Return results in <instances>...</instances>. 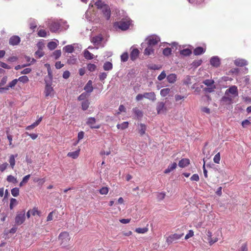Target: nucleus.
Masks as SVG:
<instances>
[{"mask_svg": "<svg viewBox=\"0 0 251 251\" xmlns=\"http://www.w3.org/2000/svg\"><path fill=\"white\" fill-rule=\"evenodd\" d=\"M116 17L118 19H121L119 22L113 24V28L115 30L126 31L132 25V21L126 15V13L123 10H119L115 8L111 7V15Z\"/></svg>", "mask_w": 251, "mask_h": 251, "instance_id": "f257e3e1", "label": "nucleus"}, {"mask_svg": "<svg viewBox=\"0 0 251 251\" xmlns=\"http://www.w3.org/2000/svg\"><path fill=\"white\" fill-rule=\"evenodd\" d=\"M93 4L101 11L103 15L107 20L110 19V7L108 3L102 0H92L89 4V7H93Z\"/></svg>", "mask_w": 251, "mask_h": 251, "instance_id": "f03ea898", "label": "nucleus"}, {"mask_svg": "<svg viewBox=\"0 0 251 251\" xmlns=\"http://www.w3.org/2000/svg\"><path fill=\"white\" fill-rule=\"evenodd\" d=\"M63 24H66L65 22H63L62 20H53L51 21V23L50 24V30L52 32H56L57 31L60 27L61 26H62L63 28L66 29L68 28V25H67L65 27L62 25Z\"/></svg>", "mask_w": 251, "mask_h": 251, "instance_id": "7ed1b4c3", "label": "nucleus"}, {"mask_svg": "<svg viewBox=\"0 0 251 251\" xmlns=\"http://www.w3.org/2000/svg\"><path fill=\"white\" fill-rule=\"evenodd\" d=\"M58 240L61 245L63 247H65L68 246L69 244V242L70 240V237L67 232L64 231L61 232L59 234L58 236Z\"/></svg>", "mask_w": 251, "mask_h": 251, "instance_id": "20e7f679", "label": "nucleus"}, {"mask_svg": "<svg viewBox=\"0 0 251 251\" xmlns=\"http://www.w3.org/2000/svg\"><path fill=\"white\" fill-rule=\"evenodd\" d=\"M146 41L147 45L155 47V46L160 42V37L157 35H153L148 37Z\"/></svg>", "mask_w": 251, "mask_h": 251, "instance_id": "39448f33", "label": "nucleus"}, {"mask_svg": "<svg viewBox=\"0 0 251 251\" xmlns=\"http://www.w3.org/2000/svg\"><path fill=\"white\" fill-rule=\"evenodd\" d=\"M231 94L233 97H237L238 96V91L237 87L235 85L230 86L225 92V95L226 96Z\"/></svg>", "mask_w": 251, "mask_h": 251, "instance_id": "423d86ee", "label": "nucleus"}, {"mask_svg": "<svg viewBox=\"0 0 251 251\" xmlns=\"http://www.w3.org/2000/svg\"><path fill=\"white\" fill-rule=\"evenodd\" d=\"M25 221V211L18 213L15 218V223L18 225H22Z\"/></svg>", "mask_w": 251, "mask_h": 251, "instance_id": "0eeeda50", "label": "nucleus"}, {"mask_svg": "<svg viewBox=\"0 0 251 251\" xmlns=\"http://www.w3.org/2000/svg\"><path fill=\"white\" fill-rule=\"evenodd\" d=\"M183 235V233L180 234H177V233H175L174 234H172L167 237V238L166 239V242H167V243L168 244H170L172 243L173 242L179 239L181 237H182Z\"/></svg>", "mask_w": 251, "mask_h": 251, "instance_id": "6e6552de", "label": "nucleus"}, {"mask_svg": "<svg viewBox=\"0 0 251 251\" xmlns=\"http://www.w3.org/2000/svg\"><path fill=\"white\" fill-rule=\"evenodd\" d=\"M45 94L46 97L50 96L51 97L54 96V89L50 84L46 83L45 88Z\"/></svg>", "mask_w": 251, "mask_h": 251, "instance_id": "1a4fd4ad", "label": "nucleus"}, {"mask_svg": "<svg viewBox=\"0 0 251 251\" xmlns=\"http://www.w3.org/2000/svg\"><path fill=\"white\" fill-rule=\"evenodd\" d=\"M210 63L212 66L217 68L220 65V59L217 56H213L210 59Z\"/></svg>", "mask_w": 251, "mask_h": 251, "instance_id": "9d476101", "label": "nucleus"}, {"mask_svg": "<svg viewBox=\"0 0 251 251\" xmlns=\"http://www.w3.org/2000/svg\"><path fill=\"white\" fill-rule=\"evenodd\" d=\"M166 108L165 103L163 102H158L156 105V111L158 114H161L166 111Z\"/></svg>", "mask_w": 251, "mask_h": 251, "instance_id": "9b49d317", "label": "nucleus"}, {"mask_svg": "<svg viewBox=\"0 0 251 251\" xmlns=\"http://www.w3.org/2000/svg\"><path fill=\"white\" fill-rule=\"evenodd\" d=\"M21 42V38L17 35L11 36L9 40V44L12 46H16L18 45Z\"/></svg>", "mask_w": 251, "mask_h": 251, "instance_id": "f8f14e48", "label": "nucleus"}, {"mask_svg": "<svg viewBox=\"0 0 251 251\" xmlns=\"http://www.w3.org/2000/svg\"><path fill=\"white\" fill-rule=\"evenodd\" d=\"M96 119L93 117H90L88 119L87 124L90 126L91 128L98 129L100 127V125H96Z\"/></svg>", "mask_w": 251, "mask_h": 251, "instance_id": "ddd939ff", "label": "nucleus"}, {"mask_svg": "<svg viewBox=\"0 0 251 251\" xmlns=\"http://www.w3.org/2000/svg\"><path fill=\"white\" fill-rule=\"evenodd\" d=\"M147 126L146 125L140 123L137 125V130L140 136H143L146 133Z\"/></svg>", "mask_w": 251, "mask_h": 251, "instance_id": "4468645a", "label": "nucleus"}, {"mask_svg": "<svg viewBox=\"0 0 251 251\" xmlns=\"http://www.w3.org/2000/svg\"><path fill=\"white\" fill-rule=\"evenodd\" d=\"M144 98L149 100L152 101H154L156 100V95L153 92H147L144 93Z\"/></svg>", "mask_w": 251, "mask_h": 251, "instance_id": "2eb2a0df", "label": "nucleus"}, {"mask_svg": "<svg viewBox=\"0 0 251 251\" xmlns=\"http://www.w3.org/2000/svg\"><path fill=\"white\" fill-rule=\"evenodd\" d=\"M155 50V47L148 45L147 47L145 49L144 53L146 55H153Z\"/></svg>", "mask_w": 251, "mask_h": 251, "instance_id": "dca6fc26", "label": "nucleus"}, {"mask_svg": "<svg viewBox=\"0 0 251 251\" xmlns=\"http://www.w3.org/2000/svg\"><path fill=\"white\" fill-rule=\"evenodd\" d=\"M248 61L243 59L238 58L234 60V64L239 67H243L247 65Z\"/></svg>", "mask_w": 251, "mask_h": 251, "instance_id": "f3484780", "label": "nucleus"}, {"mask_svg": "<svg viewBox=\"0 0 251 251\" xmlns=\"http://www.w3.org/2000/svg\"><path fill=\"white\" fill-rule=\"evenodd\" d=\"M92 81L89 80L86 85L85 86L84 89L85 91V93L88 94L92 92L93 90V87L92 85Z\"/></svg>", "mask_w": 251, "mask_h": 251, "instance_id": "a211bd4d", "label": "nucleus"}, {"mask_svg": "<svg viewBox=\"0 0 251 251\" xmlns=\"http://www.w3.org/2000/svg\"><path fill=\"white\" fill-rule=\"evenodd\" d=\"M139 54V50L137 49H133L131 50L130 54V57L131 60L133 61L135 60L138 57Z\"/></svg>", "mask_w": 251, "mask_h": 251, "instance_id": "6ab92c4d", "label": "nucleus"}, {"mask_svg": "<svg viewBox=\"0 0 251 251\" xmlns=\"http://www.w3.org/2000/svg\"><path fill=\"white\" fill-rule=\"evenodd\" d=\"M190 164V160L188 158H182L178 162V166L180 168H185Z\"/></svg>", "mask_w": 251, "mask_h": 251, "instance_id": "aec40b11", "label": "nucleus"}, {"mask_svg": "<svg viewBox=\"0 0 251 251\" xmlns=\"http://www.w3.org/2000/svg\"><path fill=\"white\" fill-rule=\"evenodd\" d=\"M102 39L101 35H99L98 36L94 37L92 39V42L95 46H98L100 44Z\"/></svg>", "mask_w": 251, "mask_h": 251, "instance_id": "412c9836", "label": "nucleus"}, {"mask_svg": "<svg viewBox=\"0 0 251 251\" xmlns=\"http://www.w3.org/2000/svg\"><path fill=\"white\" fill-rule=\"evenodd\" d=\"M18 156V154H11L9 156V162L10 163V166L11 167L12 169H13L14 168V166L15 165V158Z\"/></svg>", "mask_w": 251, "mask_h": 251, "instance_id": "4be33fe9", "label": "nucleus"}, {"mask_svg": "<svg viewBox=\"0 0 251 251\" xmlns=\"http://www.w3.org/2000/svg\"><path fill=\"white\" fill-rule=\"evenodd\" d=\"M80 152V149H78L77 150L73 151V152H69L67 154V156L71 157L73 159H76L77 158L79 155Z\"/></svg>", "mask_w": 251, "mask_h": 251, "instance_id": "5701e85b", "label": "nucleus"}, {"mask_svg": "<svg viewBox=\"0 0 251 251\" xmlns=\"http://www.w3.org/2000/svg\"><path fill=\"white\" fill-rule=\"evenodd\" d=\"M176 75L175 74H171L167 76V79L170 83H174L176 80Z\"/></svg>", "mask_w": 251, "mask_h": 251, "instance_id": "b1692460", "label": "nucleus"}, {"mask_svg": "<svg viewBox=\"0 0 251 251\" xmlns=\"http://www.w3.org/2000/svg\"><path fill=\"white\" fill-rule=\"evenodd\" d=\"M42 120V117H40L38 120H37L35 122L33 123L32 125L27 126L25 129L26 130H31L32 129H33L35 127L37 126L41 122Z\"/></svg>", "mask_w": 251, "mask_h": 251, "instance_id": "393cba45", "label": "nucleus"}, {"mask_svg": "<svg viewBox=\"0 0 251 251\" xmlns=\"http://www.w3.org/2000/svg\"><path fill=\"white\" fill-rule=\"evenodd\" d=\"M59 43V41L57 40H56L55 41H51L48 44V48L50 50H53L55 49L56 47Z\"/></svg>", "mask_w": 251, "mask_h": 251, "instance_id": "a878e982", "label": "nucleus"}, {"mask_svg": "<svg viewBox=\"0 0 251 251\" xmlns=\"http://www.w3.org/2000/svg\"><path fill=\"white\" fill-rule=\"evenodd\" d=\"M177 166V164L176 163L174 162L170 165L168 166V168L165 170L164 173L168 174L173 171L174 169L176 168Z\"/></svg>", "mask_w": 251, "mask_h": 251, "instance_id": "bb28decb", "label": "nucleus"}, {"mask_svg": "<svg viewBox=\"0 0 251 251\" xmlns=\"http://www.w3.org/2000/svg\"><path fill=\"white\" fill-rule=\"evenodd\" d=\"M205 51L202 47H199L194 50V54L196 55H199L203 53Z\"/></svg>", "mask_w": 251, "mask_h": 251, "instance_id": "cd10ccee", "label": "nucleus"}, {"mask_svg": "<svg viewBox=\"0 0 251 251\" xmlns=\"http://www.w3.org/2000/svg\"><path fill=\"white\" fill-rule=\"evenodd\" d=\"M63 50L68 53H72L74 51V47L72 45H67L63 47Z\"/></svg>", "mask_w": 251, "mask_h": 251, "instance_id": "c85d7f7f", "label": "nucleus"}, {"mask_svg": "<svg viewBox=\"0 0 251 251\" xmlns=\"http://www.w3.org/2000/svg\"><path fill=\"white\" fill-rule=\"evenodd\" d=\"M84 57L87 60H90L94 58V55L89 52L87 50H85L84 51Z\"/></svg>", "mask_w": 251, "mask_h": 251, "instance_id": "c756f323", "label": "nucleus"}, {"mask_svg": "<svg viewBox=\"0 0 251 251\" xmlns=\"http://www.w3.org/2000/svg\"><path fill=\"white\" fill-rule=\"evenodd\" d=\"M128 126V122H124L121 124H118L117 125V127L118 129H120L122 130L125 129L127 128Z\"/></svg>", "mask_w": 251, "mask_h": 251, "instance_id": "7c9ffc66", "label": "nucleus"}, {"mask_svg": "<svg viewBox=\"0 0 251 251\" xmlns=\"http://www.w3.org/2000/svg\"><path fill=\"white\" fill-rule=\"evenodd\" d=\"M133 112L134 113V114L138 117V118H141L143 116V113L142 112L138 109L137 108L135 107L133 108L132 109Z\"/></svg>", "mask_w": 251, "mask_h": 251, "instance_id": "2f4dec72", "label": "nucleus"}, {"mask_svg": "<svg viewBox=\"0 0 251 251\" xmlns=\"http://www.w3.org/2000/svg\"><path fill=\"white\" fill-rule=\"evenodd\" d=\"M170 92V89L169 88H164L161 90L160 91V95L162 97H166L167 96Z\"/></svg>", "mask_w": 251, "mask_h": 251, "instance_id": "473e14b6", "label": "nucleus"}, {"mask_svg": "<svg viewBox=\"0 0 251 251\" xmlns=\"http://www.w3.org/2000/svg\"><path fill=\"white\" fill-rule=\"evenodd\" d=\"M180 53L182 55L189 56L191 54L192 52L190 49H185L181 50Z\"/></svg>", "mask_w": 251, "mask_h": 251, "instance_id": "72a5a7b5", "label": "nucleus"}, {"mask_svg": "<svg viewBox=\"0 0 251 251\" xmlns=\"http://www.w3.org/2000/svg\"><path fill=\"white\" fill-rule=\"evenodd\" d=\"M30 177V175H27L25 176H24L23 177L22 181L20 183L19 186L20 187H22L24 184H25L26 183H27V181H28Z\"/></svg>", "mask_w": 251, "mask_h": 251, "instance_id": "f704fd0d", "label": "nucleus"}, {"mask_svg": "<svg viewBox=\"0 0 251 251\" xmlns=\"http://www.w3.org/2000/svg\"><path fill=\"white\" fill-rule=\"evenodd\" d=\"M124 203V199L123 198L120 197L118 199L117 201L115 202L114 201H111V206H112L113 205L115 206L116 204H122Z\"/></svg>", "mask_w": 251, "mask_h": 251, "instance_id": "c9c22d12", "label": "nucleus"}, {"mask_svg": "<svg viewBox=\"0 0 251 251\" xmlns=\"http://www.w3.org/2000/svg\"><path fill=\"white\" fill-rule=\"evenodd\" d=\"M6 179L7 181L9 182H12L13 183H16L17 182V178L12 175L8 176Z\"/></svg>", "mask_w": 251, "mask_h": 251, "instance_id": "e433bc0d", "label": "nucleus"}, {"mask_svg": "<svg viewBox=\"0 0 251 251\" xmlns=\"http://www.w3.org/2000/svg\"><path fill=\"white\" fill-rule=\"evenodd\" d=\"M18 202L16 199L14 198H11L10 201L9 207L10 209H12L14 206L17 204Z\"/></svg>", "mask_w": 251, "mask_h": 251, "instance_id": "4c0bfd02", "label": "nucleus"}, {"mask_svg": "<svg viewBox=\"0 0 251 251\" xmlns=\"http://www.w3.org/2000/svg\"><path fill=\"white\" fill-rule=\"evenodd\" d=\"M148 230V228L147 227H143V228H137L135 229V231L138 233H145Z\"/></svg>", "mask_w": 251, "mask_h": 251, "instance_id": "58836bf2", "label": "nucleus"}, {"mask_svg": "<svg viewBox=\"0 0 251 251\" xmlns=\"http://www.w3.org/2000/svg\"><path fill=\"white\" fill-rule=\"evenodd\" d=\"M87 68L90 72H94L96 70L97 66L94 64L89 63L87 64Z\"/></svg>", "mask_w": 251, "mask_h": 251, "instance_id": "ea45409f", "label": "nucleus"}, {"mask_svg": "<svg viewBox=\"0 0 251 251\" xmlns=\"http://www.w3.org/2000/svg\"><path fill=\"white\" fill-rule=\"evenodd\" d=\"M77 61L76 58L74 56H71L68 59V63L70 64H75Z\"/></svg>", "mask_w": 251, "mask_h": 251, "instance_id": "a19ab883", "label": "nucleus"}, {"mask_svg": "<svg viewBox=\"0 0 251 251\" xmlns=\"http://www.w3.org/2000/svg\"><path fill=\"white\" fill-rule=\"evenodd\" d=\"M17 79L18 81L22 82L24 83H25L29 81V79H28V77L26 75H23V76H20Z\"/></svg>", "mask_w": 251, "mask_h": 251, "instance_id": "79ce46f5", "label": "nucleus"}, {"mask_svg": "<svg viewBox=\"0 0 251 251\" xmlns=\"http://www.w3.org/2000/svg\"><path fill=\"white\" fill-rule=\"evenodd\" d=\"M61 50H55L53 52L52 56L55 59H57L61 56Z\"/></svg>", "mask_w": 251, "mask_h": 251, "instance_id": "37998d69", "label": "nucleus"}, {"mask_svg": "<svg viewBox=\"0 0 251 251\" xmlns=\"http://www.w3.org/2000/svg\"><path fill=\"white\" fill-rule=\"evenodd\" d=\"M11 194L13 197H17L19 195V189L15 187L11 190Z\"/></svg>", "mask_w": 251, "mask_h": 251, "instance_id": "c03bdc74", "label": "nucleus"}, {"mask_svg": "<svg viewBox=\"0 0 251 251\" xmlns=\"http://www.w3.org/2000/svg\"><path fill=\"white\" fill-rule=\"evenodd\" d=\"M128 58V54L127 52L123 53L121 55V59L122 62H126Z\"/></svg>", "mask_w": 251, "mask_h": 251, "instance_id": "a18cd8bd", "label": "nucleus"}, {"mask_svg": "<svg viewBox=\"0 0 251 251\" xmlns=\"http://www.w3.org/2000/svg\"><path fill=\"white\" fill-rule=\"evenodd\" d=\"M172 53V49L170 48H166L163 50V54L166 56H168Z\"/></svg>", "mask_w": 251, "mask_h": 251, "instance_id": "49530a36", "label": "nucleus"}, {"mask_svg": "<svg viewBox=\"0 0 251 251\" xmlns=\"http://www.w3.org/2000/svg\"><path fill=\"white\" fill-rule=\"evenodd\" d=\"M214 82L211 79H205L203 81V83L208 87L212 86Z\"/></svg>", "mask_w": 251, "mask_h": 251, "instance_id": "de8ad7c7", "label": "nucleus"}, {"mask_svg": "<svg viewBox=\"0 0 251 251\" xmlns=\"http://www.w3.org/2000/svg\"><path fill=\"white\" fill-rule=\"evenodd\" d=\"M220 152H218L214 156L213 161L215 163L219 164L220 161Z\"/></svg>", "mask_w": 251, "mask_h": 251, "instance_id": "09e8293b", "label": "nucleus"}, {"mask_svg": "<svg viewBox=\"0 0 251 251\" xmlns=\"http://www.w3.org/2000/svg\"><path fill=\"white\" fill-rule=\"evenodd\" d=\"M166 77V74L164 71H162L161 74L158 76L157 79L159 81H161Z\"/></svg>", "mask_w": 251, "mask_h": 251, "instance_id": "8fccbe9b", "label": "nucleus"}, {"mask_svg": "<svg viewBox=\"0 0 251 251\" xmlns=\"http://www.w3.org/2000/svg\"><path fill=\"white\" fill-rule=\"evenodd\" d=\"M8 166V164L6 162L3 163L0 165V172H3L4 171Z\"/></svg>", "mask_w": 251, "mask_h": 251, "instance_id": "3c124183", "label": "nucleus"}, {"mask_svg": "<svg viewBox=\"0 0 251 251\" xmlns=\"http://www.w3.org/2000/svg\"><path fill=\"white\" fill-rule=\"evenodd\" d=\"M45 65L47 67L48 75L50 77V79L51 80L52 79V75L51 69L50 68V66L49 64H46Z\"/></svg>", "mask_w": 251, "mask_h": 251, "instance_id": "603ef678", "label": "nucleus"}, {"mask_svg": "<svg viewBox=\"0 0 251 251\" xmlns=\"http://www.w3.org/2000/svg\"><path fill=\"white\" fill-rule=\"evenodd\" d=\"M108 188L107 187H103L100 190V193L101 195H105L108 192Z\"/></svg>", "mask_w": 251, "mask_h": 251, "instance_id": "864d4df0", "label": "nucleus"}, {"mask_svg": "<svg viewBox=\"0 0 251 251\" xmlns=\"http://www.w3.org/2000/svg\"><path fill=\"white\" fill-rule=\"evenodd\" d=\"M18 79H14V80H13L12 81H11L8 85L7 86V87H8V89L9 88H13L14 87L16 84H17V82H18Z\"/></svg>", "mask_w": 251, "mask_h": 251, "instance_id": "5fc2aeb1", "label": "nucleus"}, {"mask_svg": "<svg viewBox=\"0 0 251 251\" xmlns=\"http://www.w3.org/2000/svg\"><path fill=\"white\" fill-rule=\"evenodd\" d=\"M89 102L88 100H85L82 103V108L83 110H86L89 107Z\"/></svg>", "mask_w": 251, "mask_h": 251, "instance_id": "6e6d98bb", "label": "nucleus"}, {"mask_svg": "<svg viewBox=\"0 0 251 251\" xmlns=\"http://www.w3.org/2000/svg\"><path fill=\"white\" fill-rule=\"evenodd\" d=\"M165 193L164 192H161L157 194V198L158 201H161L163 200L165 197Z\"/></svg>", "mask_w": 251, "mask_h": 251, "instance_id": "4d7b16f0", "label": "nucleus"}, {"mask_svg": "<svg viewBox=\"0 0 251 251\" xmlns=\"http://www.w3.org/2000/svg\"><path fill=\"white\" fill-rule=\"evenodd\" d=\"M107 74L106 73H101L99 75V78L100 81H102L104 80L107 77Z\"/></svg>", "mask_w": 251, "mask_h": 251, "instance_id": "13d9d810", "label": "nucleus"}, {"mask_svg": "<svg viewBox=\"0 0 251 251\" xmlns=\"http://www.w3.org/2000/svg\"><path fill=\"white\" fill-rule=\"evenodd\" d=\"M194 236V231L192 230H189L188 233L185 235V239L187 240Z\"/></svg>", "mask_w": 251, "mask_h": 251, "instance_id": "bf43d9fd", "label": "nucleus"}, {"mask_svg": "<svg viewBox=\"0 0 251 251\" xmlns=\"http://www.w3.org/2000/svg\"><path fill=\"white\" fill-rule=\"evenodd\" d=\"M111 207L112 209H114V211H112V213H117L118 212L121 211V208L118 206V204H116L115 206H114L113 205Z\"/></svg>", "mask_w": 251, "mask_h": 251, "instance_id": "052dcab7", "label": "nucleus"}, {"mask_svg": "<svg viewBox=\"0 0 251 251\" xmlns=\"http://www.w3.org/2000/svg\"><path fill=\"white\" fill-rule=\"evenodd\" d=\"M190 179L192 181H198L200 179L199 176L198 174H195L192 175V176L190 178Z\"/></svg>", "mask_w": 251, "mask_h": 251, "instance_id": "680f3d73", "label": "nucleus"}, {"mask_svg": "<svg viewBox=\"0 0 251 251\" xmlns=\"http://www.w3.org/2000/svg\"><path fill=\"white\" fill-rule=\"evenodd\" d=\"M38 35L40 37H46L47 35V33L45 30H40L38 32Z\"/></svg>", "mask_w": 251, "mask_h": 251, "instance_id": "e2e57ef3", "label": "nucleus"}, {"mask_svg": "<svg viewBox=\"0 0 251 251\" xmlns=\"http://www.w3.org/2000/svg\"><path fill=\"white\" fill-rule=\"evenodd\" d=\"M88 95L86 93H82L78 98V100H84L87 97H88Z\"/></svg>", "mask_w": 251, "mask_h": 251, "instance_id": "0e129e2a", "label": "nucleus"}, {"mask_svg": "<svg viewBox=\"0 0 251 251\" xmlns=\"http://www.w3.org/2000/svg\"><path fill=\"white\" fill-rule=\"evenodd\" d=\"M183 83L186 85H188L191 83V77L190 76H187L185 79L183 81Z\"/></svg>", "mask_w": 251, "mask_h": 251, "instance_id": "69168bd1", "label": "nucleus"}, {"mask_svg": "<svg viewBox=\"0 0 251 251\" xmlns=\"http://www.w3.org/2000/svg\"><path fill=\"white\" fill-rule=\"evenodd\" d=\"M31 71V69L30 68H25V69H24L21 72V74H24V75H25V74H29V73H30V72Z\"/></svg>", "mask_w": 251, "mask_h": 251, "instance_id": "338daca9", "label": "nucleus"}, {"mask_svg": "<svg viewBox=\"0 0 251 251\" xmlns=\"http://www.w3.org/2000/svg\"><path fill=\"white\" fill-rule=\"evenodd\" d=\"M103 69L105 71H108L110 70V62H106L103 65Z\"/></svg>", "mask_w": 251, "mask_h": 251, "instance_id": "774afa93", "label": "nucleus"}]
</instances>
